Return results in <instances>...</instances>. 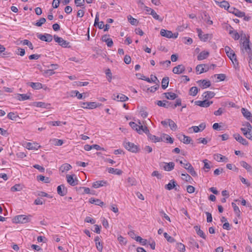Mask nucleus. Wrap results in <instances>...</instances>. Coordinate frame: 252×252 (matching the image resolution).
I'll return each instance as SVG.
<instances>
[{
    "instance_id": "23",
    "label": "nucleus",
    "mask_w": 252,
    "mask_h": 252,
    "mask_svg": "<svg viewBox=\"0 0 252 252\" xmlns=\"http://www.w3.org/2000/svg\"><path fill=\"white\" fill-rule=\"evenodd\" d=\"M143 132L146 134L147 136L150 134L149 130L148 129V127L146 126H144L143 125H141L140 126H138V133L139 134H142Z\"/></svg>"
},
{
    "instance_id": "27",
    "label": "nucleus",
    "mask_w": 252,
    "mask_h": 252,
    "mask_svg": "<svg viewBox=\"0 0 252 252\" xmlns=\"http://www.w3.org/2000/svg\"><path fill=\"white\" fill-rule=\"evenodd\" d=\"M176 182L174 180H171L168 184H167L165 186V188L166 189H168L169 190L175 188V189L177 190V189L176 188Z\"/></svg>"
},
{
    "instance_id": "60",
    "label": "nucleus",
    "mask_w": 252,
    "mask_h": 252,
    "mask_svg": "<svg viewBox=\"0 0 252 252\" xmlns=\"http://www.w3.org/2000/svg\"><path fill=\"white\" fill-rule=\"evenodd\" d=\"M46 22V19L44 18H41L39 19V20L35 24V26L37 27H41L42 24L45 23Z\"/></svg>"
},
{
    "instance_id": "48",
    "label": "nucleus",
    "mask_w": 252,
    "mask_h": 252,
    "mask_svg": "<svg viewBox=\"0 0 252 252\" xmlns=\"http://www.w3.org/2000/svg\"><path fill=\"white\" fill-rule=\"evenodd\" d=\"M231 205H232V207L233 208L234 211L235 212V213H236L237 216L238 217L240 216L241 212H240V210L239 207L234 202H232Z\"/></svg>"
},
{
    "instance_id": "17",
    "label": "nucleus",
    "mask_w": 252,
    "mask_h": 252,
    "mask_svg": "<svg viewBox=\"0 0 252 252\" xmlns=\"http://www.w3.org/2000/svg\"><path fill=\"white\" fill-rule=\"evenodd\" d=\"M163 168L164 169V170L167 171H170L172 170L175 166V164L172 161L169 162L168 163L163 162Z\"/></svg>"
},
{
    "instance_id": "24",
    "label": "nucleus",
    "mask_w": 252,
    "mask_h": 252,
    "mask_svg": "<svg viewBox=\"0 0 252 252\" xmlns=\"http://www.w3.org/2000/svg\"><path fill=\"white\" fill-rule=\"evenodd\" d=\"M209 55V52L208 51H203L201 52L197 56V60L198 61H201L207 59Z\"/></svg>"
},
{
    "instance_id": "40",
    "label": "nucleus",
    "mask_w": 252,
    "mask_h": 252,
    "mask_svg": "<svg viewBox=\"0 0 252 252\" xmlns=\"http://www.w3.org/2000/svg\"><path fill=\"white\" fill-rule=\"evenodd\" d=\"M50 141L52 142V144L58 146H62L63 143V140L58 139L56 138L51 139Z\"/></svg>"
},
{
    "instance_id": "22",
    "label": "nucleus",
    "mask_w": 252,
    "mask_h": 252,
    "mask_svg": "<svg viewBox=\"0 0 252 252\" xmlns=\"http://www.w3.org/2000/svg\"><path fill=\"white\" fill-rule=\"evenodd\" d=\"M57 192L61 196H64L67 193V189L65 188L64 185H61L57 187Z\"/></svg>"
},
{
    "instance_id": "39",
    "label": "nucleus",
    "mask_w": 252,
    "mask_h": 252,
    "mask_svg": "<svg viewBox=\"0 0 252 252\" xmlns=\"http://www.w3.org/2000/svg\"><path fill=\"white\" fill-rule=\"evenodd\" d=\"M242 50L247 51L248 49H250V40L249 38H246L245 40L243 42Z\"/></svg>"
},
{
    "instance_id": "57",
    "label": "nucleus",
    "mask_w": 252,
    "mask_h": 252,
    "mask_svg": "<svg viewBox=\"0 0 252 252\" xmlns=\"http://www.w3.org/2000/svg\"><path fill=\"white\" fill-rule=\"evenodd\" d=\"M189 243L193 246L195 247L196 248H199V245L197 242L192 238H190L189 239Z\"/></svg>"
},
{
    "instance_id": "29",
    "label": "nucleus",
    "mask_w": 252,
    "mask_h": 252,
    "mask_svg": "<svg viewBox=\"0 0 252 252\" xmlns=\"http://www.w3.org/2000/svg\"><path fill=\"white\" fill-rule=\"evenodd\" d=\"M33 106L37 107H41V108H49L50 104L48 103H45L44 102H34L33 104Z\"/></svg>"
},
{
    "instance_id": "18",
    "label": "nucleus",
    "mask_w": 252,
    "mask_h": 252,
    "mask_svg": "<svg viewBox=\"0 0 252 252\" xmlns=\"http://www.w3.org/2000/svg\"><path fill=\"white\" fill-rule=\"evenodd\" d=\"M108 35H104L102 36L101 40L102 41L106 42L108 47H111L113 44V42L111 38H108Z\"/></svg>"
},
{
    "instance_id": "49",
    "label": "nucleus",
    "mask_w": 252,
    "mask_h": 252,
    "mask_svg": "<svg viewBox=\"0 0 252 252\" xmlns=\"http://www.w3.org/2000/svg\"><path fill=\"white\" fill-rule=\"evenodd\" d=\"M22 189V187L20 184H16L11 188L12 191H20Z\"/></svg>"
},
{
    "instance_id": "54",
    "label": "nucleus",
    "mask_w": 252,
    "mask_h": 252,
    "mask_svg": "<svg viewBox=\"0 0 252 252\" xmlns=\"http://www.w3.org/2000/svg\"><path fill=\"white\" fill-rule=\"evenodd\" d=\"M182 176H183L182 179L186 182H190L192 180V178L187 173H182Z\"/></svg>"
},
{
    "instance_id": "8",
    "label": "nucleus",
    "mask_w": 252,
    "mask_h": 252,
    "mask_svg": "<svg viewBox=\"0 0 252 252\" xmlns=\"http://www.w3.org/2000/svg\"><path fill=\"white\" fill-rule=\"evenodd\" d=\"M228 12L229 13L233 14L234 15L239 18H242L243 16H244L245 15L244 12L241 11L234 7H231L230 8H229L228 9Z\"/></svg>"
},
{
    "instance_id": "3",
    "label": "nucleus",
    "mask_w": 252,
    "mask_h": 252,
    "mask_svg": "<svg viewBox=\"0 0 252 252\" xmlns=\"http://www.w3.org/2000/svg\"><path fill=\"white\" fill-rule=\"evenodd\" d=\"M54 39L55 41L58 43V44L63 48H68L69 47V42L67 41L64 40L63 38L59 37L57 35L54 36Z\"/></svg>"
},
{
    "instance_id": "28",
    "label": "nucleus",
    "mask_w": 252,
    "mask_h": 252,
    "mask_svg": "<svg viewBox=\"0 0 252 252\" xmlns=\"http://www.w3.org/2000/svg\"><path fill=\"white\" fill-rule=\"evenodd\" d=\"M107 182L105 181H97L93 184V187L94 188H98L107 185Z\"/></svg>"
},
{
    "instance_id": "6",
    "label": "nucleus",
    "mask_w": 252,
    "mask_h": 252,
    "mask_svg": "<svg viewBox=\"0 0 252 252\" xmlns=\"http://www.w3.org/2000/svg\"><path fill=\"white\" fill-rule=\"evenodd\" d=\"M183 167L185 168L193 176L196 177L197 174L194 169V168L191 164L189 162H186L184 163Z\"/></svg>"
},
{
    "instance_id": "16",
    "label": "nucleus",
    "mask_w": 252,
    "mask_h": 252,
    "mask_svg": "<svg viewBox=\"0 0 252 252\" xmlns=\"http://www.w3.org/2000/svg\"><path fill=\"white\" fill-rule=\"evenodd\" d=\"M185 70V67L183 64H179L173 68L172 71L175 74H181Z\"/></svg>"
},
{
    "instance_id": "37",
    "label": "nucleus",
    "mask_w": 252,
    "mask_h": 252,
    "mask_svg": "<svg viewBox=\"0 0 252 252\" xmlns=\"http://www.w3.org/2000/svg\"><path fill=\"white\" fill-rule=\"evenodd\" d=\"M71 166L68 163L63 164L60 168V170L62 172L68 171L71 168Z\"/></svg>"
},
{
    "instance_id": "30",
    "label": "nucleus",
    "mask_w": 252,
    "mask_h": 252,
    "mask_svg": "<svg viewBox=\"0 0 252 252\" xmlns=\"http://www.w3.org/2000/svg\"><path fill=\"white\" fill-rule=\"evenodd\" d=\"M107 171L109 173L116 174L120 175L122 174L123 171L117 168H113L112 167H109L107 168Z\"/></svg>"
},
{
    "instance_id": "5",
    "label": "nucleus",
    "mask_w": 252,
    "mask_h": 252,
    "mask_svg": "<svg viewBox=\"0 0 252 252\" xmlns=\"http://www.w3.org/2000/svg\"><path fill=\"white\" fill-rule=\"evenodd\" d=\"M195 69L196 72H199L198 74H200L208 71L210 69V67L207 64H200L196 66Z\"/></svg>"
},
{
    "instance_id": "7",
    "label": "nucleus",
    "mask_w": 252,
    "mask_h": 252,
    "mask_svg": "<svg viewBox=\"0 0 252 252\" xmlns=\"http://www.w3.org/2000/svg\"><path fill=\"white\" fill-rule=\"evenodd\" d=\"M136 76H137V77L139 79H141L142 80H145L149 83H151V82L155 83L156 81L158 80L157 77L156 76L153 75H151L150 78L146 77L145 76H144L143 75L140 74V73L137 74Z\"/></svg>"
},
{
    "instance_id": "45",
    "label": "nucleus",
    "mask_w": 252,
    "mask_h": 252,
    "mask_svg": "<svg viewBox=\"0 0 252 252\" xmlns=\"http://www.w3.org/2000/svg\"><path fill=\"white\" fill-rule=\"evenodd\" d=\"M198 93V89L196 87H192L190 90L189 94L191 96H195Z\"/></svg>"
},
{
    "instance_id": "12",
    "label": "nucleus",
    "mask_w": 252,
    "mask_h": 252,
    "mask_svg": "<svg viewBox=\"0 0 252 252\" xmlns=\"http://www.w3.org/2000/svg\"><path fill=\"white\" fill-rule=\"evenodd\" d=\"M213 103L212 101H208L207 99H205L203 101H195V104L196 105H197L199 106L202 107H209L211 104Z\"/></svg>"
},
{
    "instance_id": "52",
    "label": "nucleus",
    "mask_w": 252,
    "mask_h": 252,
    "mask_svg": "<svg viewBox=\"0 0 252 252\" xmlns=\"http://www.w3.org/2000/svg\"><path fill=\"white\" fill-rule=\"evenodd\" d=\"M18 99L21 101H24L30 99V96L27 94H19Z\"/></svg>"
},
{
    "instance_id": "2",
    "label": "nucleus",
    "mask_w": 252,
    "mask_h": 252,
    "mask_svg": "<svg viewBox=\"0 0 252 252\" xmlns=\"http://www.w3.org/2000/svg\"><path fill=\"white\" fill-rule=\"evenodd\" d=\"M124 146L128 151L133 153H136L138 151V148L137 146L130 142H124Z\"/></svg>"
},
{
    "instance_id": "59",
    "label": "nucleus",
    "mask_w": 252,
    "mask_h": 252,
    "mask_svg": "<svg viewBox=\"0 0 252 252\" xmlns=\"http://www.w3.org/2000/svg\"><path fill=\"white\" fill-rule=\"evenodd\" d=\"M22 43L23 45H26L29 46V47L32 50L33 49V46L32 45V44L28 40L25 39L22 41Z\"/></svg>"
},
{
    "instance_id": "36",
    "label": "nucleus",
    "mask_w": 252,
    "mask_h": 252,
    "mask_svg": "<svg viewBox=\"0 0 252 252\" xmlns=\"http://www.w3.org/2000/svg\"><path fill=\"white\" fill-rule=\"evenodd\" d=\"M241 112L243 116L247 119L250 120V118L252 117L251 113L247 109L243 108L241 109Z\"/></svg>"
},
{
    "instance_id": "9",
    "label": "nucleus",
    "mask_w": 252,
    "mask_h": 252,
    "mask_svg": "<svg viewBox=\"0 0 252 252\" xmlns=\"http://www.w3.org/2000/svg\"><path fill=\"white\" fill-rule=\"evenodd\" d=\"M37 37L42 41H44L47 42L52 41L53 36L51 34L48 33H45L44 34H39Z\"/></svg>"
},
{
    "instance_id": "11",
    "label": "nucleus",
    "mask_w": 252,
    "mask_h": 252,
    "mask_svg": "<svg viewBox=\"0 0 252 252\" xmlns=\"http://www.w3.org/2000/svg\"><path fill=\"white\" fill-rule=\"evenodd\" d=\"M113 99L117 101H120L122 102L126 101L128 99V98L125 95L122 94H114L113 95Z\"/></svg>"
},
{
    "instance_id": "38",
    "label": "nucleus",
    "mask_w": 252,
    "mask_h": 252,
    "mask_svg": "<svg viewBox=\"0 0 252 252\" xmlns=\"http://www.w3.org/2000/svg\"><path fill=\"white\" fill-rule=\"evenodd\" d=\"M169 84V78L168 77H164L161 81V87L163 90L166 89Z\"/></svg>"
},
{
    "instance_id": "13",
    "label": "nucleus",
    "mask_w": 252,
    "mask_h": 252,
    "mask_svg": "<svg viewBox=\"0 0 252 252\" xmlns=\"http://www.w3.org/2000/svg\"><path fill=\"white\" fill-rule=\"evenodd\" d=\"M74 176H75L74 174L67 175L66 176L67 183L72 186L77 185L78 181L76 178H73Z\"/></svg>"
},
{
    "instance_id": "53",
    "label": "nucleus",
    "mask_w": 252,
    "mask_h": 252,
    "mask_svg": "<svg viewBox=\"0 0 252 252\" xmlns=\"http://www.w3.org/2000/svg\"><path fill=\"white\" fill-rule=\"evenodd\" d=\"M163 235L168 242L172 243L175 242V240L173 237L170 236L166 232H164Z\"/></svg>"
},
{
    "instance_id": "35",
    "label": "nucleus",
    "mask_w": 252,
    "mask_h": 252,
    "mask_svg": "<svg viewBox=\"0 0 252 252\" xmlns=\"http://www.w3.org/2000/svg\"><path fill=\"white\" fill-rule=\"evenodd\" d=\"M29 86L31 87L33 89L35 90H39L40 89H41L42 88V85L40 83L36 82V83H33V82H31L29 83Z\"/></svg>"
},
{
    "instance_id": "34",
    "label": "nucleus",
    "mask_w": 252,
    "mask_h": 252,
    "mask_svg": "<svg viewBox=\"0 0 252 252\" xmlns=\"http://www.w3.org/2000/svg\"><path fill=\"white\" fill-rule=\"evenodd\" d=\"M217 3H219V5L220 7L224 8L225 9H226L228 11V9L230 7L229 3L228 1L225 0H223L220 2L216 1Z\"/></svg>"
},
{
    "instance_id": "56",
    "label": "nucleus",
    "mask_w": 252,
    "mask_h": 252,
    "mask_svg": "<svg viewBox=\"0 0 252 252\" xmlns=\"http://www.w3.org/2000/svg\"><path fill=\"white\" fill-rule=\"evenodd\" d=\"M177 248L179 251L182 252H184L186 250L185 245L181 243L177 244Z\"/></svg>"
},
{
    "instance_id": "50",
    "label": "nucleus",
    "mask_w": 252,
    "mask_h": 252,
    "mask_svg": "<svg viewBox=\"0 0 252 252\" xmlns=\"http://www.w3.org/2000/svg\"><path fill=\"white\" fill-rule=\"evenodd\" d=\"M7 118L12 120H16V119L19 117V116L13 112H10L7 114Z\"/></svg>"
},
{
    "instance_id": "10",
    "label": "nucleus",
    "mask_w": 252,
    "mask_h": 252,
    "mask_svg": "<svg viewBox=\"0 0 252 252\" xmlns=\"http://www.w3.org/2000/svg\"><path fill=\"white\" fill-rule=\"evenodd\" d=\"M236 141L243 145H248V142L238 133H235L233 135Z\"/></svg>"
},
{
    "instance_id": "25",
    "label": "nucleus",
    "mask_w": 252,
    "mask_h": 252,
    "mask_svg": "<svg viewBox=\"0 0 252 252\" xmlns=\"http://www.w3.org/2000/svg\"><path fill=\"white\" fill-rule=\"evenodd\" d=\"M40 146L37 143L28 142L26 145V148L29 150H37Z\"/></svg>"
},
{
    "instance_id": "44",
    "label": "nucleus",
    "mask_w": 252,
    "mask_h": 252,
    "mask_svg": "<svg viewBox=\"0 0 252 252\" xmlns=\"http://www.w3.org/2000/svg\"><path fill=\"white\" fill-rule=\"evenodd\" d=\"M127 19L129 22L132 25H137L138 21L136 19L133 18L131 15L127 16Z\"/></svg>"
},
{
    "instance_id": "21",
    "label": "nucleus",
    "mask_w": 252,
    "mask_h": 252,
    "mask_svg": "<svg viewBox=\"0 0 252 252\" xmlns=\"http://www.w3.org/2000/svg\"><path fill=\"white\" fill-rule=\"evenodd\" d=\"M214 158L219 162L222 161L226 162L228 161V158L226 157L219 154L214 155Z\"/></svg>"
},
{
    "instance_id": "33",
    "label": "nucleus",
    "mask_w": 252,
    "mask_h": 252,
    "mask_svg": "<svg viewBox=\"0 0 252 252\" xmlns=\"http://www.w3.org/2000/svg\"><path fill=\"white\" fill-rule=\"evenodd\" d=\"M215 93L211 91H207L203 93L202 96L206 99H210L214 97Z\"/></svg>"
},
{
    "instance_id": "55",
    "label": "nucleus",
    "mask_w": 252,
    "mask_h": 252,
    "mask_svg": "<svg viewBox=\"0 0 252 252\" xmlns=\"http://www.w3.org/2000/svg\"><path fill=\"white\" fill-rule=\"evenodd\" d=\"M149 14L151 15L154 19L158 20L160 22H162L163 20V19L160 18L159 15H158L154 10L153 11H152V13H150Z\"/></svg>"
},
{
    "instance_id": "46",
    "label": "nucleus",
    "mask_w": 252,
    "mask_h": 252,
    "mask_svg": "<svg viewBox=\"0 0 252 252\" xmlns=\"http://www.w3.org/2000/svg\"><path fill=\"white\" fill-rule=\"evenodd\" d=\"M135 240L136 241L140 242L141 245L143 246H145L147 243V240L146 239H143L140 236L135 237Z\"/></svg>"
},
{
    "instance_id": "58",
    "label": "nucleus",
    "mask_w": 252,
    "mask_h": 252,
    "mask_svg": "<svg viewBox=\"0 0 252 252\" xmlns=\"http://www.w3.org/2000/svg\"><path fill=\"white\" fill-rule=\"evenodd\" d=\"M61 123H63V125L66 124V122H62L60 121H50L48 122L49 125H51L53 126H59L61 125Z\"/></svg>"
},
{
    "instance_id": "4",
    "label": "nucleus",
    "mask_w": 252,
    "mask_h": 252,
    "mask_svg": "<svg viewBox=\"0 0 252 252\" xmlns=\"http://www.w3.org/2000/svg\"><path fill=\"white\" fill-rule=\"evenodd\" d=\"M80 104L81 106L84 109H93L101 105V104H97L95 102H80Z\"/></svg>"
},
{
    "instance_id": "61",
    "label": "nucleus",
    "mask_w": 252,
    "mask_h": 252,
    "mask_svg": "<svg viewBox=\"0 0 252 252\" xmlns=\"http://www.w3.org/2000/svg\"><path fill=\"white\" fill-rule=\"evenodd\" d=\"M203 162L204 163V165L203 168L204 169H207L208 170H206V171L208 172V170L211 168L210 164L209 163V161L207 159H204L203 160Z\"/></svg>"
},
{
    "instance_id": "32",
    "label": "nucleus",
    "mask_w": 252,
    "mask_h": 252,
    "mask_svg": "<svg viewBox=\"0 0 252 252\" xmlns=\"http://www.w3.org/2000/svg\"><path fill=\"white\" fill-rule=\"evenodd\" d=\"M179 138L181 141L186 144L190 143L191 141L190 137L185 135H182L181 137H179Z\"/></svg>"
},
{
    "instance_id": "62",
    "label": "nucleus",
    "mask_w": 252,
    "mask_h": 252,
    "mask_svg": "<svg viewBox=\"0 0 252 252\" xmlns=\"http://www.w3.org/2000/svg\"><path fill=\"white\" fill-rule=\"evenodd\" d=\"M129 126L131 127V128L138 132V126L136 123L131 122L129 123Z\"/></svg>"
},
{
    "instance_id": "51",
    "label": "nucleus",
    "mask_w": 252,
    "mask_h": 252,
    "mask_svg": "<svg viewBox=\"0 0 252 252\" xmlns=\"http://www.w3.org/2000/svg\"><path fill=\"white\" fill-rule=\"evenodd\" d=\"M75 4L77 6L82 7L84 8L85 0H74Z\"/></svg>"
},
{
    "instance_id": "41",
    "label": "nucleus",
    "mask_w": 252,
    "mask_h": 252,
    "mask_svg": "<svg viewBox=\"0 0 252 252\" xmlns=\"http://www.w3.org/2000/svg\"><path fill=\"white\" fill-rule=\"evenodd\" d=\"M168 125L171 130L175 131L177 128V126L171 119H168Z\"/></svg>"
},
{
    "instance_id": "63",
    "label": "nucleus",
    "mask_w": 252,
    "mask_h": 252,
    "mask_svg": "<svg viewBox=\"0 0 252 252\" xmlns=\"http://www.w3.org/2000/svg\"><path fill=\"white\" fill-rule=\"evenodd\" d=\"M231 61H232L234 66V67L235 68H236L237 67H238L239 66V63H238V61L237 59V57H234V58H233V59L232 58L231 59H230Z\"/></svg>"
},
{
    "instance_id": "64",
    "label": "nucleus",
    "mask_w": 252,
    "mask_h": 252,
    "mask_svg": "<svg viewBox=\"0 0 252 252\" xmlns=\"http://www.w3.org/2000/svg\"><path fill=\"white\" fill-rule=\"evenodd\" d=\"M95 246L96 247L97 250L100 252H101L103 249V243L102 242H96L95 243Z\"/></svg>"
},
{
    "instance_id": "42",
    "label": "nucleus",
    "mask_w": 252,
    "mask_h": 252,
    "mask_svg": "<svg viewBox=\"0 0 252 252\" xmlns=\"http://www.w3.org/2000/svg\"><path fill=\"white\" fill-rule=\"evenodd\" d=\"M240 165L245 168L248 171L251 172L252 171V167L247 163L246 161H242L240 162Z\"/></svg>"
},
{
    "instance_id": "31",
    "label": "nucleus",
    "mask_w": 252,
    "mask_h": 252,
    "mask_svg": "<svg viewBox=\"0 0 252 252\" xmlns=\"http://www.w3.org/2000/svg\"><path fill=\"white\" fill-rule=\"evenodd\" d=\"M89 202L92 204H94L96 205L102 206L104 205L103 202L101 201L100 200L98 199H95L94 198H91L89 199Z\"/></svg>"
},
{
    "instance_id": "14",
    "label": "nucleus",
    "mask_w": 252,
    "mask_h": 252,
    "mask_svg": "<svg viewBox=\"0 0 252 252\" xmlns=\"http://www.w3.org/2000/svg\"><path fill=\"white\" fill-rule=\"evenodd\" d=\"M157 104L159 106L166 108L169 107H172L173 108V103L166 100H158L157 102Z\"/></svg>"
},
{
    "instance_id": "1",
    "label": "nucleus",
    "mask_w": 252,
    "mask_h": 252,
    "mask_svg": "<svg viewBox=\"0 0 252 252\" xmlns=\"http://www.w3.org/2000/svg\"><path fill=\"white\" fill-rule=\"evenodd\" d=\"M32 216L31 215H18L13 219V222L15 223H26L30 222L31 220Z\"/></svg>"
},
{
    "instance_id": "19",
    "label": "nucleus",
    "mask_w": 252,
    "mask_h": 252,
    "mask_svg": "<svg viewBox=\"0 0 252 252\" xmlns=\"http://www.w3.org/2000/svg\"><path fill=\"white\" fill-rule=\"evenodd\" d=\"M161 36L170 38L173 37V33L170 31H168L164 29H161L160 32Z\"/></svg>"
},
{
    "instance_id": "15",
    "label": "nucleus",
    "mask_w": 252,
    "mask_h": 252,
    "mask_svg": "<svg viewBox=\"0 0 252 252\" xmlns=\"http://www.w3.org/2000/svg\"><path fill=\"white\" fill-rule=\"evenodd\" d=\"M198 85L202 89H206L210 87L211 84L209 80H200L197 82Z\"/></svg>"
},
{
    "instance_id": "26",
    "label": "nucleus",
    "mask_w": 252,
    "mask_h": 252,
    "mask_svg": "<svg viewBox=\"0 0 252 252\" xmlns=\"http://www.w3.org/2000/svg\"><path fill=\"white\" fill-rule=\"evenodd\" d=\"M165 97L167 99L174 100L177 97V95L172 92L164 93L163 94Z\"/></svg>"
},
{
    "instance_id": "47",
    "label": "nucleus",
    "mask_w": 252,
    "mask_h": 252,
    "mask_svg": "<svg viewBox=\"0 0 252 252\" xmlns=\"http://www.w3.org/2000/svg\"><path fill=\"white\" fill-rule=\"evenodd\" d=\"M37 179L39 181H41L44 182L46 183H48L50 182V179L48 177H45L43 175H39L37 176Z\"/></svg>"
},
{
    "instance_id": "43",
    "label": "nucleus",
    "mask_w": 252,
    "mask_h": 252,
    "mask_svg": "<svg viewBox=\"0 0 252 252\" xmlns=\"http://www.w3.org/2000/svg\"><path fill=\"white\" fill-rule=\"evenodd\" d=\"M148 137L152 140L154 142H160L161 141V138L160 137H158V136H156L155 135H152L150 133V134L149 135Z\"/></svg>"
},
{
    "instance_id": "20",
    "label": "nucleus",
    "mask_w": 252,
    "mask_h": 252,
    "mask_svg": "<svg viewBox=\"0 0 252 252\" xmlns=\"http://www.w3.org/2000/svg\"><path fill=\"white\" fill-rule=\"evenodd\" d=\"M224 50L227 57L230 59H231L232 58L233 59L234 57H236V54H235L234 52L229 47L226 46L224 48Z\"/></svg>"
}]
</instances>
